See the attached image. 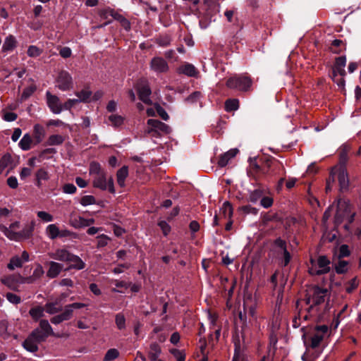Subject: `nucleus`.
Instances as JSON below:
<instances>
[{
    "label": "nucleus",
    "instance_id": "1",
    "mask_svg": "<svg viewBox=\"0 0 361 361\" xmlns=\"http://www.w3.org/2000/svg\"><path fill=\"white\" fill-rule=\"evenodd\" d=\"M356 212L353 206L348 200L340 199L337 202V209L334 216V223L336 226L343 224L346 231H350V224L354 221Z\"/></svg>",
    "mask_w": 361,
    "mask_h": 361
},
{
    "label": "nucleus",
    "instance_id": "2",
    "mask_svg": "<svg viewBox=\"0 0 361 361\" xmlns=\"http://www.w3.org/2000/svg\"><path fill=\"white\" fill-rule=\"evenodd\" d=\"M329 334V327L326 325L317 326L307 334L305 345L324 349L325 348L324 341Z\"/></svg>",
    "mask_w": 361,
    "mask_h": 361
},
{
    "label": "nucleus",
    "instance_id": "3",
    "mask_svg": "<svg viewBox=\"0 0 361 361\" xmlns=\"http://www.w3.org/2000/svg\"><path fill=\"white\" fill-rule=\"evenodd\" d=\"M252 85L251 78L245 74L235 75L228 78L226 82L227 88L243 92L250 91Z\"/></svg>",
    "mask_w": 361,
    "mask_h": 361
},
{
    "label": "nucleus",
    "instance_id": "4",
    "mask_svg": "<svg viewBox=\"0 0 361 361\" xmlns=\"http://www.w3.org/2000/svg\"><path fill=\"white\" fill-rule=\"evenodd\" d=\"M20 222L16 221L10 225L8 228L1 226V230L5 235L11 240L18 241L22 238H28L33 231V226H27L21 231Z\"/></svg>",
    "mask_w": 361,
    "mask_h": 361
},
{
    "label": "nucleus",
    "instance_id": "5",
    "mask_svg": "<svg viewBox=\"0 0 361 361\" xmlns=\"http://www.w3.org/2000/svg\"><path fill=\"white\" fill-rule=\"evenodd\" d=\"M329 296L330 291L328 288L314 286L309 290L307 304L312 308L314 305L324 303Z\"/></svg>",
    "mask_w": 361,
    "mask_h": 361
},
{
    "label": "nucleus",
    "instance_id": "6",
    "mask_svg": "<svg viewBox=\"0 0 361 361\" xmlns=\"http://www.w3.org/2000/svg\"><path fill=\"white\" fill-rule=\"evenodd\" d=\"M331 262L326 256H319L317 260L310 259L309 273L312 275H322L330 271Z\"/></svg>",
    "mask_w": 361,
    "mask_h": 361
},
{
    "label": "nucleus",
    "instance_id": "7",
    "mask_svg": "<svg viewBox=\"0 0 361 361\" xmlns=\"http://www.w3.org/2000/svg\"><path fill=\"white\" fill-rule=\"evenodd\" d=\"M332 182H334L335 176L337 177L340 189L342 191L349 188L350 180L346 166H335L331 171Z\"/></svg>",
    "mask_w": 361,
    "mask_h": 361
},
{
    "label": "nucleus",
    "instance_id": "8",
    "mask_svg": "<svg viewBox=\"0 0 361 361\" xmlns=\"http://www.w3.org/2000/svg\"><path fill=\"white\" fill-rule=\"evenodd\" d=\"M92 185L102 190H108L109 192L115 193L114 180L111 177L107 179L105 171L93 177Z\"/></svg>",
    "mask_w": 361,
    "mask_h": 361
},
{
    "label": "nucleus",
    "instance_id": "9",
    "mask_svg": "<svg viewBox=\"0 0 361 361\" xmlns=\"http://www.w3.org/2000/svg\"><path fill=\"white\" fill-rule=\"evenodd\" d=\"M148 129L147 132L152 136H160L162 134H168L170 133V127L156 119H149L147 121Z\"/></svg>",
    "mask_w": 361,
    "mask_h": 361
},
{
    "label": "nucleus",
    "instance_id": "10",
    "mask_svg": "<svg viewBox=\"0 0 361 361\" xmlns=\"http://www.w3.org/2000/svg\"><path fill=\"white\" fill-rule=\"evenodd\" d=\"M57 87L62 91L70 90L73 87V78L66 71H61L56 79Z\"/></svg>",
    "mask_w": 361,
    "mask_h": 361
},
{
    "label": "nucleus",
    "instance_id": "11",
    "mask_svg": "<svg viewBox=\"0 0 361 361\" xmlns=\"http://www.w3.org/2000/svg\"><path fill=\"white\" fill-rule=\"evenodd\" d=\"M46 97L47 106L54 114H60L64 109L63 104H61L60 99L57 96L51 94L48 91L46 93Z\"/></svg>",
    "mask_w": 361,
    "mask_h": 361
},
{
    "label": "nucleus",
    "instance_id": "12",
    "mask_svg": "<svg viewBox=\"0 0 361 361\" xmlns=\"http://www.w3.org/2000/svg\"><path fill=\"white\" fill-rule=\"evenodd\" d=\"M262 167L261 163L259 164L256 158L251 159L250 161V166L247 171V173L250 176L252 177L256 180H261L264 178V173H262Z\"/></svg>",
    "mask_w": 361,
    "mask_h": 361
},
{
    "label": "nucleus",
    "instance_id": "13",
    "mask_svg": "<svg viewBox=\"0 0 361 361\" xmlns=\"http://www.w3.org/2000/svg\"><path fill=\"white\" fill-rule=\"evenodd\" d=\"M23 279L24 277L20 274H13L2 278L1 281L10 289L13 290H18L19 285L24 283L23 282Z\"/></svg>",
    "mask_w": 361,
    "mask_h": 361
},
{
    "label": "nucleus",
    "instance_id": "14",
    "mask_svg": "<svg viewBox=\"0 0 361 361\" xmlns=\"http://www.w3.org/2000/svg\"><path fill=\"white\" fill-rule=\"evenodd\" d=\"M150 69L157 73H164L169 71L167 62L161 57L156 56L152 59L149 63Z\"/></svg>",
    "mask_w": 361,
    "mask_h": 361
},
{
    "label": "nucleus",
    "instance_id": "15",
    "mask_svg": "<svg viewBox=\"0 0 361 361\" xmlns=\"http://www.w3.org/2000/svg\"><path fill=\"white\" fill-rule=\"evenodd\" d=\"M30 260V255L27 251H23L21 256L15 255L10 259L7 267L9 270H14L16 268H20L25 262Z\"/></svg>",
    "mask_w": 361,
    "mask_h": 361
},
{
    "label": "nucleus",
    "instance_id": "16",
    "mask_svg": "<svg viewBox=\"0 0 361 361\" xmlns=\"http://www.w3.org/2000/svg\"><path fill=\"white\" fill-rule=\"evenodd\" d=\"M257 302L251 296L246 297L244 299L243 307L245 314H248L254 319H257Z\"/></svg>",
    "mask_w": 361,
    "mask_h": 361
},
{
    "label": "nucleus",
    "instance_id": "17",
    "mask_svg": "<svg viewBox=\"0 0 361 361\" xmlns=\"http://www.w3.org/2000/svg\"><path fill=\"white\" fill-rule=\"evenodd\" d=\"M94 222L93 219H87L80 216H71L69 220V224L75 228L90 226Z\"/></svg>",
    "mask_w": 361,
    "mask_h": 361
},
{
    "label": "nucleus",
    "instance_id": "18",
    "mask_svg": "<svg viewBox=\"0 0 361 361\" xmlns=\"http://www.w3.org/2000/svg\"><path fill=\"white\" fill-rule=\"evenodd\" d=\"M306 345V350L302 356L303 361H316L323 352L322 348H312L310 345Z\"/></svg>",
    "mask_w": 361,
    "mask_h": 361
},
{
    "label": "nucleus",
    "instance_id": "19",
    "mask_svg": "<svg viewBox=\"0 0 361 361\" xmlns=\"http://www.w3.org/2000/svg\"><path fill=\"white\" fill-rule=\"evenodd\" d=\"M346 64L345 56H339L336 59L335 63L333 67V77L336 78L338 75L343 77L345 75L344 69Z\"/></svg>",
    "mask_w": 361,
    "mask_h": 361
},
{
    "label": "nucleus",
    "instance_id": "20",
    "mask_svg": "<svg viewBox=\"0 0 361 361\" xmlns=\"http://www.w3.org/2000/svg\"><path fill=\"white\" fill-rule=\"evenodd\" d=\"M72 253L63 248H59L54 252H49L48 255L49 257L64 262L69 261L70 257Z\"/></svg>",
    "mask_w": 361,
    "mask_h": 361
},
{
    "label": "nucleus",
    "instance_id": "21",
    "mask_svg": "<svg viewBox=\"0 0 361 361\" xmlns=\"http://www.w3.org/2000/svg\"><path fill=\"white\" fill-rule=\"evenodd\" d=\"M49 269L47 276L50 279L57 277L63 270V265L59 262L51 261L49 262Z\"/></svg>",
    "mask_w": 361,
    "mask_h": 361
},
{
    "label": "nucleus",
    "instance_id": "22",
    "mask_svg": "<svg viewBox=\"0 0 361 361\" xmlns=\"http://www.w3.org/2000/svg\"><path fill=\"white\" fill-rule=\"evenodd\" d=\"M44 271L42 266L38 264L34 269L32 274L30 276L24 277L23 282L26 283H32L40 279L44 275Z\"/></svg>",
    "mask_w": 361,
    "mask_h": 361
},
{
    "label": "nucleus",
    "instance_id": "23",
    "mask_svg": "<svg viewBox=\"0 0 361 361\" xmlns=\"http://www.w3.org/2000/svg\"><path fill=\"white\" fill-rule=\"evenodd\" d=\"M274 245L276 247L280 248L283 251L284 259L283 265L287 266L290 261V255L287 250L286 241L279 238L275 240Z\"/></svg>",
    "mask_w": 361,
    "mask_h": 361
},
{
    "label": "nucleus",
    "instance_id": "24",
    "mask_svg": "<svg viewBox=\"0 0 361 361\" xmlns=\"http://www.w3.org/2000/svg\"><path fill=\"white\" fill-rule=\"evenodd\" d=\"M151 89L148 85H145L138 89L139 99L146 104H151L150 94Z\"/></svg>",
    "mask_w": 361,
    "mask_h": 361
},
{
    "label": "nucleus",
    "instance_id": "25",
    "mask_svg": "<svg viewBox=\"0 0 361 361\" xmlns=\"http://www.w3.org/2000/svg\"><path fill=\"white\" fill-rule=\"evenodd\" d=\"M238 152V149H231L226 152V153L221 154L218 161V165L221 167L226 166L229 161L235 157Z\"/></svg>",
    "mask_w": 361,
    "mask_h": 361
},
{
    "label": "nucleus",
    "instance_id": "26",
    "mask_svg": "<svg viewBox=\"0 0 361 361\" xmlns=\"http://www.w3.org/2000/svg\"><path fill=\"white\" fill-rule=\"evenodd\" d=\"M16 44L17 41L16 37L12 35H9L4 39L2 51L4 52L13 51L16 48Z\"/></svg>",
    "mask_w": 361,
    "mask_h": 361
},
{
    "label": "nucleus",
    "instance_id": "27",
    "mask_svg": "<svg viewBox=\"0 0 361 361\" xmlns=\"http://www.w3.org/2000/svg\"><path fill=\"white\" fill-rule=\"evenodd\" d=\"M350 147L348 145H343L339 151V164L338 166H346L348 161V153Z\"/></svg>",
    "mask_w": 361,
    "mask_h": 361
},
{
    "label": "nucleus",
    "instance_id": "28",
    "mask_svg": "<svg viewBox=\"0 0 361 361\" xmlns=\"http://www.w3.org/2000/svg\"><path fill=\"white\" fill-rule=\"evenodd\" d=\"M178 72L190 77L196 76L198 73L195 67L190 63H185L180 66Z\"/></svg>",
    "mask_w": 361,
    "mask_h": 361
},
{
    "label": "nucleus",
    "instance_id": "29",
    "mask_svg": "<svg viewBox=\"0 0 361 361\" xmlns=\"http://www.w3.org/2000/svg\"><path fill=\"white\" fill-rule=\"evenodd\" d=\"M59 226L55 224H52L46 227L45 234L49 239L55 240L59 238Z\"/></svg>",
    "mask_w": 361,
    "mask_h": 361
},
{
    "label": "nucleus",
    "instance_id": "30",
    "mask_svg": "<svg viewBox=\"0 0 361 361\" xmlns=\"http://www.w3.org/2000/svg\"><path fill=\"white\" fill-rule=\"evenodd\" d=\"M270 164H271V176L279 174L281 171H284L285 169L284 166L279 160L274 158L270 157Z\"/></svg>",
    "mask_w": 361,
    "mask_h": 361
},
{
    "label": "nucleus",
    "instance_id": "31",
    "mask_svg": "<svg viewBox=\"0 0 361 361\" xmlns=\"http://www.w3.org/2000/svg\"><path fill=\"white\" fill-rule=\"evenodd\" d=\"M33 136L36 143H40L45 136V130L43 126L35 124L33 128Z\"/></svg>",
    "mask_w": 361,
    "mask_h": 361
},
{
    "label": "nucleus",
    "instance_id": "32",
    "mask_svg": "<svg viewBox=\"0 0 361 361\" xmlns=\"http://www.w3.org/2000/svg\"><path fill=\"white\" fill-rule=\"evenodd\" d=\"M161 353L160 345L157 343H151L149 346L148 356L152 361H155L158 359Z\"/></svg>",
    "mask_w": 361,
    "mask_h": 361
},
{
    "label": "nucleus",
    "instance_id": "33",
    "mask_svg": "<svg viewBox=\"0 0 361 361\" xmlns=\"http://www.w3.org/2000/svg\"><path fill=\"white\" fill-rule=\"evenodd\" d=\"M68 262L71 263L69 267L71 269H76L80 270L85 268L84 262L78 256L73 254H71Z\"/></svg>",
    "mask_w": 361,
    "mask_h": 361
},
{
    "label": "nucleus",
    "instance_id": "34",
    "mask_svg": "<svg viewBox=\"0 0 361 361\" xmlns=\"http://www.w3.org/2000/svg\"><path fill=\"white\" fill-rule=\"evenodd\" d=\"M38 342L33 339L30 335L23 342V347L31 353H35L38 350Z\"/></svg>",
    "mask_w": 361,
    "mask_h": 361
},
{
    "label": "nucleus",
    "instance_id": "35",
    "mask_svg": "<svg viewBox=\"0 0 361 361\" xmlns=\"http://www.w3.org/2000/svg\"><path fill=\"white\" fill-rule=\"evenodd\" d=\"M128 176V168L126 166L121 168L116 173V180L121 187L125 185V180Z\"/></svg>",
    "mask_w": 361,
    "mask_h": 361
},
{
    "label": "nucleus",
    "instance_id": "36",
    "mask_svg": "<svg viewBox=\"0 0 361 361\" xmlns=\"http://www.w3.org/2000/svg\"><path fill=\"white\" fill-rule=\"evenodd\" d=\"M45 312L50 314H54L62 310V305L58 302H47L44 305Z\"/></svg>",
    "mask_w": 361,
    "mask_h": 361
},
{
    "label": "nucleus",
    "instance_id": "37",
    "mask_svg": "<svg viewBox=\"0 0 361 361\" xmlns=\"http://www.w3.org/2000/svg\"><path fill=\"white\" fill-rule=\"evenodd\" d=\"M44 307L38 305L32 307L29 311V314L30 315L33 320L37 321L39 320V318L44 316Z\"/></svg>",
    "mask_w": 361,
    "mask_h": 361
},
{
    "label": "nucleus",
    "instance_id": "38",
    "mask_svg": "<svg viewBox=\"0 0 361 361\" xmlns=\"http://www.w3.org/2000/svg\"><path fill=\"white\" fill-rule=\"evenodd\" d=\"M13 162V158L11 154H6L0 159V174L3 173L4 170L11 166Z\"/></svg>",
    "mask_w": 361,
    "mask_h": 361
},
{
    "label": "nucleus",
    "instance_id": "39",
    "mask_svg": "<svg viewBox=\"0 0 361 361\" xmlns=\"http://www.w3.org/2000/svg\"><path fill=\"white\" fill-rule=\"evenodd\" d=\"M32 139L29 134H25L19 142L20 147L25 151L29 150L31 148Z\"/></svg>",
    "mask_w": 361,
    "mask_h": 361
},
{
    "label": "nucleus",
    "instance_id": "40",
    "mask_svg": "<svg viewBox=\"0 0 361 361\" xmlns=\"http://www.w3.org/2000/svg\"><path fill=\"white\" fill-rule=\"evenodd\" d=\"M345 49L344 42L341 39H334L330 47L331 51L334 54H339Z\"/></svg>",
    "mask_w": 361,
    "mask_h": 361
},
{
    "label": "nucleus",
    "instance_id": "41",
    "mask_svg": "<svg viewBox=\"0 0 361 361\" xmlns=\"http://www.w3.org/2000/svg\"><path fill=\"white\" fill-rule=\"evenodd\" d=\"M108 121L110 125L114 127H119L123 125L124 118L118 114H111L108 117Z\"/></svg>",
    "mask_w": 361,
    "mask_h": 361
},
{
    "label": "nucleus",
    "instance_id": "42",
    "mask_svg": "<svg viewBox=\"0 0 361 361\" xmlns=\"http://www.w3.org/2000/svg\"><path fill=\"white\" fill-rule=\"evenodd\" d=\"M239 108L238 99H228L225 102V110L228 112L236 111Z\"/></svg>",
    "mask_w": 361,
    "mask_h": 361
},
{
    "label": "nucleus",
    "instance_id": "43",
    "mask_svg": "<svg viewBox=\"0 0 361 361\" xmlns=\"http://www.w3.org/2000/svg\"><path fill=\"white\" fill-rule=\"evenodd\" d=\"M115 324L117 329L120 331L124 330L126 328V320L123 313H118L115 316Z\"/></svg>",
    "mask_w": 361,
    "mask_h": 361
},
{
    "label": "nucleus",
    "instance_id": "44",
    "mask_svg": "<svg viewBox=\"0 0 361 361\" xmlns=\"http://www.w3.org/2000/svg\"><path fill=\"white\" fill-rule=\"evenodd\" d=\"M39 329L42 330L47 336L54 335L52 328L47 319L40 320Z\"/></svg>",
    "mask_w": 361,
    "mask_h": 361
},
{
    "label": "nucleus",
    "instance_id": "45",
    "mask_svg": "<svg viewBox=\"0 0 361 361\" xmlns=\"http://www.w3.org/2000/svg\"><path fill=\"white\" fill-rule=\"evenodd\" d=\"M89 172L90 175L94 177L104 172V171L102 169L101 165L98 162L92 161L90 164Z\"/></svg>",
    "mask_w": 361,
    "mask_h": 361
},
{
    "label": "nucleus",
    "instance_id": "46",
    "mask_svg": "<svg viewBox=\"0 0 361 361\" xmlns=\"http://www.w3.org/2000/svg\"><path fill=\"white\" fill-rule=\"evenodd\" d=\"M221 213L224 216V218H228V219H231L233 215V208L231 204L228 202H225L221 208Z\"/></svg>",
    "mask_w": 361,
    "mask_h": 361
},
{
    "label": "nucleus",
    "instance_id": "47",
    "mask_svg": "<svg viewBox=\"0 0 361 361\" xmlns=\"http://www.w3.org/2000/svg\"><path fill=\"white\" fill-rule=\"evenodd\" d=\"M348 262L345 260L339 259L338 263L335 266V270L337 274H344L348 271Z\"/></svg>",
    "mask_w": 361,
    "mask_h": 361
},
{
    "label": "nucleus",
    "instance_id": "48",
    "mask_svg": "<svg viewBox=\"0 0 361 361\" xmlns=\"http://www.w3.org/2000/svg\"><path fill=\"white\" fill-rule=\"evenodd\" d=\"M30 336L37 341L39 343L45 341L48 337L39 328L35 329L30 334Z\"/></svg>",
    "mask_w": 361,
    "mask_h": 361
},
{
    "label": "nucleus",
    "instance_id": "49",
    "mask_svg": "<svg viewBox=\"0 0 361 361\" xmlns=\"http://www.w3.org/2000/svg\"><path fill=\"white\" fill-rule=\"evenodd\" d=\"M260 163H261V165H262V170L263 171L262 173H264V177H266L267 176H271V164H270V157L266 158L264 160H261Z\"/></svg>",
    "mask_w": 361,
    "mask_h": 361
},
{
    "label": "nucleus",
    "instance_id": "50",
    "mask_svg": "<svg viewBox=\"0 0 361 361\" xmlns=\"http://www.w3.org/2000/svg\"><path fill=\"white\" fill-rule=\"evenodd\" d=\"M78 99L80 102H87L92 95V92L88 90H82L80 92H75Z\"/></svg>",
    "mask_w": 361,
    "mask_h": 361
},
{
    "label": "nucleus",
    "instance_id": "51",
    "mask_svg": "<svg viewBox=\"0 0 361 361\" xmlns=\"http://www.w3.org/2000/svg\"><path fill=\"white\" fill-rule=\"evenodd\" d=\"M119 356V352L116 348H111L106 353L104 357V361H112Z\"/></svg>",
    "mask_w": 361,
    "mask_h": 361
},
{
    "label": "nucleus",
    "instance_id": "52",
    "mask_svg": "<svg viewBox=\"0 0 361 361\" xmlns=\"http://www.w3.org/2000/svg\"><path fill=\"white\" fill-rule=\"evenodd\" d=\"M358 285H359L358 280H357V277H355V278L352 279L350 281H349L347 283H345V291L348 293H351L358 287Z\"/></svg>",
    "mask_w": 361,
    "mask_h": 361
},
{
    "label": "nucleus",
    "instance_id": "53",
    "mask_svg": "<svg viewBox=\"0 0 361 361\" xmlns=\"http://www.w3.org/2000/svg\"><path fill=\"white\" fill-rule=\"evenodd\" d=\"M64 139L60 135H52L47 140L48 145H59L63 143Z\"/></svg>",
    "mask_w": 361,
    "mask_h": 361
},
{
    "label": "nucleus",
    "instance_id": "54",
    "mask_svg": "<svg viewBox=\"0 0 361 361\" xmlns=\"http://www.w3.org/2000/svg\"><path fill=\"white\" fill-rule=\"evenodd\" d=\"M43 52V50L37 46L30 45L27 48V54L30 57L39 56Z\"/></svg>",
    "mask_w": 361,
    "mask_h": 361
},
{
    "label": "nucleus",
    "instance_id": "55",
    "mask_svg": "<svg viewBox=\"0 0 361 361\" xmlns=\"http://www.w3.org/2000/svg\"><path fill=\"white\" fill-rule=\"evenodd\" d=\"M37 217L43 222H51L54 220V216L49 213L44 211H39L37 213Z\"/></svg>",
    "mask_w": 361,
    "mask_h": 361
},
{
    "label": "nucleus",
    "instance_id": "56",
    "mask_svg": "<svg viewBox=\"0 0 361 361\" xmlns=\"http://www.w3.org/2000/svg\"><path fill=\"white\" fill-rule=\"evenodd\" d=\"M171 37L168 35H161L157 39V43L161 47H167L171 44Z\"/></svg>",
    "mask_w": 361,
    "mask_h": 361
},
{
    "label": "nucleus",
    "instance_id": "57",
    "mask_svg": "<svg viewBox=\"0 0 361 361\" xmlns=\"http://www.w3.org/2000/svg\"><path fill=\"white\" fill-rule=\"evenodd\" d=\"M35 90H36V87L34 85H32L25 88L21 94V99L23 100L27 99L35 92Z\"/></svg>",
    "mask_w": 361,
    "mask_h": 361
},
{
    "label": "nucleus",
    "instance_id": "58",
    "mask_svg": "<svg viewBox=\"0 0 361 361\" xmlns=\"http://www.w3.org/2000/svg\"><path fill=\"white\" fill-rule=\"evenodd\" d=\"M350 251L349 250V247L347 245H341L338 250V259H342L343 257H346L350 256Z\"/></svg>",
    "mask_w": 361,
    "mask_h": 361
},
{
    "label": "nucleus",
    "instance_id": "59",
    "mask_svg": "<svg viewBox=\"0 0 361 361\" xmlns=\"http://www.w3.org/2000/svg\"><path fill=\"white\" fill-rule=\"evenodd\" d=\"M80 202L82 206H87L95 204L96 200L92 195H85L81 198Z\"/></svg>",
    "mask_w": 361,
    "mask_h": 361
},
{
    "label": "nucleus",
    "instance_id": "60",
    "mask_svg": "<svg viewBox=\"0 0 361 361\" xmlns=\"http://www.w3.org/2000/svg\"><path fill=\"white\" fill-rule=\"evenodd\" d=\"M36 177H37V185L39 186L40 182L42 180L48 179V173L45 170L41 169L37 171V172L36 173Z\"/></svg>",
    "mask_w": 361,
    "mask_h": 361
},
{
    "label": "nucleus",
    "instance_id": "61",
    "mask_svg": "<svg viewBox=\"0 0 361 361\" xmlns=\"http://www.w3.org/2000/svg\"><path fill=\"white\" fill-rule=\"evenodd\" d=\"M170 352L177 360V361H185V355L183 351L179 350L178 349H171Z\"/></svg>",
    "mask_w": 361,
    "mask_h": 361
},
{
    "label": "nucleus",
    "instance_id": "62",
    "mask_svg": "<svg viewBox=\"0 0 361 361\" xmlns=\"http://www.w3.org/2000/svg\"><path fill=\"white\" fill-rule=\"evenodd\" d=\"M110 238L106 235L102 234L97 236V247H103L106 246Z\"/></svg>",
    "mask_w": 361,
    "mask_h": 361
},
{
    "label": "nucleus",
    "instance_id": "63",
    "mask_svg": "<svg viewBox=\"0 0 361 361\" xmlns=\"http://www.w3.org/2000/svg\"><path fill=\"white\" fill-rule=\"evenodd\" d=\"M208 319L209 321L210 329L215 327L218 319V314L211 311L208 312L207 314Z\"/></svg>",
    "mask_w": 361,
    "mask_h": 361
},
{
    "label": "nucleus",
    "instance_id": "64",
    "mask_svg": "<svg viewBox=\"0 0 361 361\" xmlns=\"http://www.w3.org/2000/svg\"><path fill=\"white\" fill-rule=\"evenodd\" d=\"M79 103L80 100L78 99H69L63 104V109L66 110H70L72 107Z\"/></svg>",
    "mask_w": 361,
    "mask_h": 361
}]
</instances>
